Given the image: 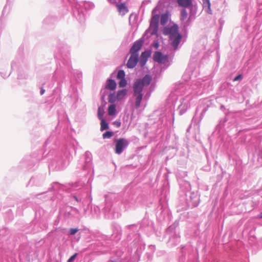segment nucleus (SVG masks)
Segmentation results:
<instances>
[{
	"instance_id": "1",
	"label": "nucleus",
	"mask_w": 262,
	"mask_h": 262,
	"mask_svg": "<svg viewBox=\"0 0 262 262\" xmlns=\"http://www.w3.org/2000/svg\"><path fill=\"white\" fill-rule=\"evenodd\" d=\"M163 34L169 35L171 46L174 50L177 49L182 39V35L178 32V26L174 25L170 27L165 28L163 30Z\"/></svg>"
},
{
	"instance_id": "2",
	"label": "nucleus",
	"mask_w": 262,
	"mask_h": 262,
	"mask_svg": "<svg viewBox=\"0 0 262 262\" xmlns=\"http://www.w3.org/2000/svg\"><path fill=\"white\" fill-rule=\"evenodd\" d=\"M151 80V78L148 75H145L142 79H137L133 85L134 93H142L143 87L148 85Z\"/></svg>"
},
{
	"instance_id": "3",
	"label": "nucleus",
	"mask_w": 262,
	"mask_h": 262,
	"mask_svg": "<svg viewBox=\"0 0 262 262\" xmlns=\"http://www.w3.org/2000/svg\"><path fill=\"white\" fill-rule=\"evenodd\" d=\"M115 152L118 155L121 154L124 148L128 146L129 142L127 140L124 138H120L115 141Z\"/></svg>"
},
{
	"instance_id": "4",
	"label": "nucleus",
	"mask_w": 262,
	"mask_h": 262,
	"mask_svg": "<svg viewBox=\"0 0 262 262\" xmlns=\"http://www.w3.org/2000/svg\"><path fill=\"white\" fill-rule=\"evenodd\" d=\"M154 60L160 63H164L168 61L167 55H164L161 52L157 51L153 55Z\"/></svg>"
},
{
	"instance_id": "5",
	"label": "nucleus",
	"mask_w": 262,
	"mask_h": 262,
	"mask_svg": "<svg viewBox=\"0 0 262 262\" xmlns=\"http://www.w3.org/2000/svg\"><path fill=\"white\" fill-rule=\"evenodd\" d=\"M138 61V54H130V56L127 62L126 66L128 68H134Z\"/></svg>"
},
{
	"instance_id": "6",
	"label": "nucleus",
	"mask_w": 262,
	"mask_h": 262,
	"mask_svg": "<svg viewBox=\"0 0 262 262\" xmlns=\"http://www.w3.org/2000/svg\"><path fill=\"white\" fill-rule=\"evenodd\" d=\"M143 44V40H139L136 41L130 50V53L138 54L137 52L140 50Z\"/></svg>"
},
{
	"instance_id": "7",
	"label": "nucleus",
	"mask_w": 262,
	"mask_h": 262,
	"mask_svg": "<svg viewBox=\"0 0 262 262\" xmlns=\"http://www.w3.org/2000/svg\"><path fill=\"white\" fill-rule=\"evenodd\" d=\"M178 5L184 8H192V0H177Z\"/></svg>"
},
{
	"instance_id": "8",
	"label": "nucleus",
	"mask_w": 262,
	"mask_h": 262,
	"mask_svg": "<svg viewBox=\"0 0 262 262\" xmlns=\"http://www.w3.org/2000/svg\"><path fill=\"white\" fill-rule=\"evenodd\" d=\"M116 6L118 8L119 12L121 15H123L128 12V9L124 3L117 4Z\"/></svg>"
},
{
	"instance_id": "9",
	"label": "nucleus",
	"mask_w": 262,
	"mask_h": 262,
	"mask_svg": "<svg viewBox=\"0 0 262 262\" xmlns=\"http://www.w3.org/2000/svg\"><path fill=\"white\" fill-rule=\"evenodd\" d=\"M134 96L136 97L135 100V106L138 108L140 106L141 101L142 99V93H134Z\"/></svg>"
},
{
	"instance_id": "10",
	"label": "nucleus",
	"mask_w": 262,
	"mask_h": 262,
	"mask_svg": "<svg viewBox=\"0 0 262 262\" xmlns=\"http://www.w3.org/2000/svg\"><path fill=\"white\" fill-rule=\"evenodd\" d=\"M116 88V83L113 79H108L105 86V89L110 90H114Z\"/></svg>"
},
{
	"instance_id": "11",
	"label": "nucleus",
	"mask_w": 262,
	"mask_h": 262,
	"mask_svg": "<svg viewBox=\"0 0 262 262\" xmlns=\"http://www.w3.org/2000/svg\"><path fill=\"white\" fill-rule=\"evenodd\" d=\"M127 94V90L126 89H122L118 91L117 93V98L118 100L123 99Z\"/></svg>"
},
{
	"instance_id": "12",
	"label": "nucleus",
	"mask_w": 262,
	"mask_h": 262,
	"mask_svg": "<svg viewBox=\"0 0 262 262\" xmlns=\"http://www.w3.org/2000/svg\"><path fill=\"white\" fill-rule=\"evenodd\" d=\"M116 113V105L114 104H111L108 107V114L110 116H114Z\"/></svg>"
},
{
	"instance_id": "13",
	"label": "nucleus",
	"mask_w": 262,
	"mask_h": 262,
	"mask_svg": "<svg viewBox=\"0 0 262 262\" xmlns=\"http://www.w3.org/2000/svg\"><path fill=\"white\" fill-rule=\"evenodd\" d=\"M116 100H118L117 95H115L114 93L110 94L108 96V101L110 103H113Z\"/></svg>"
},
{
	"instance_id": "14",
	"label": "nucleus",
	"mask_w": 262,
	"mask_h": 262,
	"mask_svg": "<svg viewBox=\"0 0 262 262\" xmlns=\"http://www.w3.org/2000/svg\"><path fill=\"white\" fill-rule=\"evenodd\" d=\"M100 125H101V126H100L101 131H103L104 130L108 129V125L107 123L104 120V119L101 120Z\"/></svg>"
},
{
	"instance_id": "15",
	"label": "nucleus",
	"mask_w": 262,
	"mask_h": 262,
	"mask_svg": "<svg viewBox=\"0 0 262 262\" xmlns=\"http://www.w3.org/2000/svg\"><path fill=\"white\" fill-rule=\"evenodd\" d=\"M188 16V14L187 11L183 9L181 11V20H185Z\"/></svg>"
},
{
	"instance_id": "16",
	"label": "nucleus",
	"mask_w": 262,
	"mask_h": 262,
	"mask_svg": "<svg viewBox=\"0 0 262 262\" xmlns=\"http://www.w3.org/2000/svg\"><path fill=\"white\" fill-rule=\"evenodd\" d=\"M150 55V52L149 51H145L141 54V58L147 61Z\"/></svg>"
},
{
	"instance_id": "17",
	"label": "nucleus",
	"mask_w": 262,
	"mask_h": 262,
	"mask_svg": "<svg viewBox=\"0 0 262 262\" xmlns=\"http://www.w3.org/2000/svg\"><path fill=\"white\" fill-rule=\"evenodd\" d=\"M114 135V133L111 131H107L102 135L103 139L111 138Z\"/></svg>"
},
{
	"instance_id": "18",
	"label": "nucleus",
	"mask_w": 262,
	"mask_h": 262,
	"mask_svg": "<svg viewBox=\"0 0 262 262\" xmlns=\"http://www.w3.org/2000/svg\"><path fill=\"white\" fill-rule=\"evenodd\" d=\"M125 72L123 70H119L118 72L117 78L120 79L125 78Z\"/></svg>"
},
{
	"instance_id": "19",
	"label": "nucleus",
	"mask_w": 262,
	"mask_h": 262,
	"mask_svg": "<svg viewBox=\"0 0 262 262\" xmlns=\"http://www.w3.org/2000/svg\"><path fill=\"white\" fill-rule=\"evenodd\" d=\"M118 84L120 88H124L127 84V81L125 80V78L120 79V81H119Z\"/></svg>"
},
{
	"instance_id": "20",
	"label": "nucleus",
	"mask_w": 262,
	"mask_h": 262,
	"mask_svg": "<svg viewBox=\"0 0 262 262\" xmlns=\"http://www.w3.org/2000/svg\"><path fill=\"white\" fill-rule=\"evenodd\" d=\"M103 112H101V108L99 107L98 109V117L100 120L103 119Z\"/></svg>"
},
{
	"instance_id": "21",
	"label": "nucleus",
	"mask_w": 262,
	"mask_h": 262,
	"mask_svg": "<svg viewBox=\"0 0 262 262\" xmlns=\"http://www.w3.org/2000/svg\"><path fill=\"white\" fill-rule=\"evenodd\" d=\"M203 5L205 6H207L209 9H210V3L209 0H202Z\"/></svg>"
},
{
	"instance_id": "22",
	"label": "nucleus",
	"mask_w": 262,
	"mask_h": 262,
	"mask_svg": "<svg viewBox=\"0 0 262 262\" xmlns=\"http://www.w3.org/2000/svg\"><path fill=\"white\" fill-rule=\"evenodd\" d=\"M77 254L75 253L73 255H72L68 260V262H73L75 259Z\"/></svg>"
},
{
	"instance_id": "23",
	"label": "nucleus",
	"mask_w": 262,
	"mask_h": 262,
	"mask_svg": "<svg viewBox=\"0 0 262 262\" xmlns=\"http://www.w3.org/2000/svg\"><path fill=\"white\" fill-rule=\"evenodd\" d=\"M243 78V76L242 75H237V76H236L234 79H233V81H238V80H242Z\"/></svg>"
},
{
	"instance_id": "24",
	"label": "nucleus",
	"mask_w": 262,
	"mask_h": 262,
	"mask_svg": "<svg viewBox=\"0 0 262 262\" xmlns=\"http://www.w3.org/2000/svg\"><path fill=\"white\" fill-rule=\"evenodd\" d=\"M78 229L76 228H71L70 229V234L74 235L75 234L77 231Z\"/></svg>"
},
{
	"instance_id": "25",
	"label": "nucleus",
	"mask_w": 262,
	"mask_h": 262,
	"mask_svg": "<svg viewBox=\"0 0 262 262\" xmlns=\"http://www.w3.org/2000/svg\"><path fill=\"white\" fill-rule=\"evenodd\" d=\"M146 60H144L143 59H140V64L141 67H143L144 66V65L145 64L146 62Z\"/></svg>"
},
{
	"instance_id": "26",
	"label": "nucleus",
	"mask_w": 262,
	"mask_h": 262,
	"mask_svg": "<svg viewBox=\"0 0 262 262\" xmlns=\"http://www.w3.org/2000/svg\"><path fill=\"white\" fill-rule=\"evenodd\" d=\"M113 124L118 127H120L121 125V123L119 121H115L113 122Z\"/></svg>"
},
{
	"instance_id": "27",
	"label": "nucleus",
	"mask_w": 262,
	"mask_h": 262,
	"mask_svg": "<svg viewBox=\"0 0 262 262\" xmlns=\"http://www.w3.org/2000/svg\"><path fill=\"white\" fill-rule=\"evenodd\" d=\"M45 92V90L43 89H41V91H40V94L43 95L44 94Z\"/></svg>"
},
{
	"instance_id": "28",
	"label": "nucleus",
	"mask_w": 262,
	"mask_h": 262,
	"mask_svg": "<svg viewBox=\"0 0 262 262\" xmlns=\"http://www.w3.org/2000/svg\"><path fill=\"white\" fill-rule=\"evenodd\" d=\"M111 3L116 4L117 2L116 0H109Z\"/></svg>"
},
{
	"instance_id": "29",
	"label": "nucleus",
	"mask_w": 262,
	"mask_h": 262,
	"mask_svg": "<svg viewBox=\"0 0 262 262\" xmlns=\"http://www.w3.org/2000/svg\"><path fill=\"white\" fill-rule=\"evenodd\" d=\"M258 217H259V218H261V219H262V212H261V213L259 214V215Z\"/></svg>"
},
{
	"instance_id": "30",
	"label": "nucleus",
	"mask_w": 262,
	"mask_h": 262,
	"mask_svg": "<svg viewBox=\"0 0 262 262\" xmlns=\"http://www.w3.org/2000/svg\"><path fill=\"white\" fill-rule=\"evenodd\" d=\"M161 24H163V18H161Z\"/></svg>"
},
{
	"instance_id": "31",
	"label": "nucleus",
	"mask_w": 262,
	"mask_h": 262,
	"mask_svg": "<svg viewBox=\"0 0 262 262\" xmlns=\"http://www.w3.org/2000/svg\"><path fill=\"white\" fill-rule=\"evenodd\" d=\"M155 47H156V48H158V45L157 43V44L155 45Z\"/></svg>"
}]
</instances>
